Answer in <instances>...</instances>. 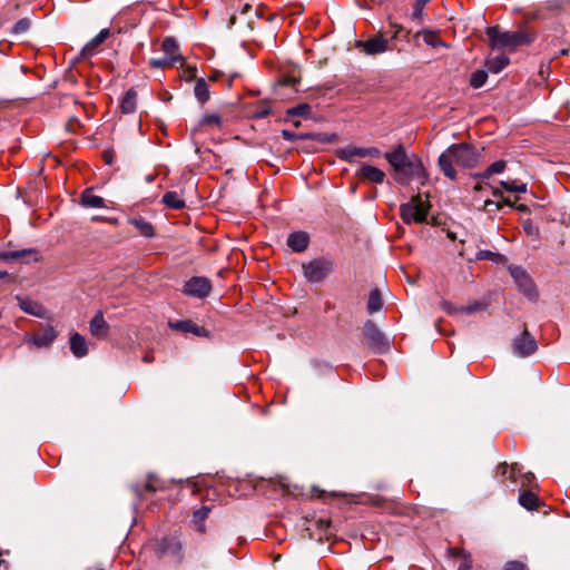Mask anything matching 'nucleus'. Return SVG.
I'll list each match as a JSON object with an SVG mask.
<instances>
[{
    "label": "nucleus",
    "instance_id": "42",
    "mask_svg": "<svg viewBox=\"0 0 570 570\" xmlns=\"http://www.w3.org/2000/svg\"><path fill=\"white\" fill-rule=\"evenodd\" d=\"M29 28H30L29 19L22 18L14 23V26L12 28V32L16 35L24 33L29 30Z\"/></svg>",
    "mask_w": 570,
    "mask_h": 570
},
{
    "label": "nucleus",
    "instance_id": "33",
    "mask_svg": "<svg viewBox=\"0 0 570 570\" xmlns=\"http://www.w3.org/2000/svg\"><path fill=\"white\" fill-rule=\"evenodd\" d=\"M417 36H421L423 41L433 47V48H436V47H445V43L444 41L439 37V35L434 31H431V30H422L420 32H417Z\"/></svg>",
    "mask_w": 570,
    "mask_h": 570
},
{
    "label": "nucleus",
    "instance_id": "11",
    "mask_svg": "<svg viewBox=\"0 0 570 570\" xmlns=\"http://www.w3.org/2000/svg\"><path fill=\"white\" fill-rule=\"evenodd\" d=\"M356 47L368 56H374L391 50L390 41L382 36H375L365 41H357Z\"/></svg>",
    "mask_w": 570,
    "mask_h": 570
},
{
    "label": "nucleus",
    "instance_id": "8",
    "mask_svg": "<svg viewBox=\"0 0 570 570\" xmlns=\"http://www.w3.org/2000/svg\"><path fill=\"white\" fill-rule=\"evenodd\" d=\"M363 334L373 353L386 354L390 352L389 338L372 321H367L364 324Z\"/></svg>",
    "mask_w": 570,
    "mask_h": 570
},
{
    "label": "nucleus",
    "instance_id": "1",
    "mask_svg": "<svg viewBox=\"0 0 570 570\" xmlns=\"http://www.w3.org/2000/svg\"><path fill=\"white\" fill-rule=\"evenodd\" d=\"M385 159L395 171V179L402 185H409L412 180H420L424 185L428 173L422 160L416 155L409 156L402 145H397L392 151L385 154Z\"/></svg>",
    "mask_w": 570,
    "mask_h": 570
},
{
    "label": "nucleus",
    "instance_id": "43",
    "mask_svg": "<svg viewBox=\"0 0 570 570\" xmlns=\"http://www.w3.org/2000/svg\"><path fill=\"white\" fill-rule=\"evenodd\" d=\"M203 125L219 127L222 124L220 117L217 114L204 115L202 118Z\"/></svg>",
    "mask_w": 570,
    "mask_h": 570
},
{
    "label": "nucleus",
    "instance_id": "17",
    "mask_svg": "<svg viewBox=\"0 0 570 570\" xmlns=\"http://www.w3.org/2000/svg\"><path fill=\"white\" fill-rule=\"evenodd\" d=\"M110 30L108 28H105L100 30V32L94 37L89 42L86 43V46L81 50L82 57H91L94 56L99 47L105 42V40L109 37Z\"/></svg>",
    "mask_w": 570,
    "mask_h": 570
},
{
    "label": "nucleus",
    "instance_id": "21",
    "mask_svg": "<svg viewBox=\"0 0 570 570\" xmlns=\"http://www.w3.org/2000/svg\"><path fill=\"white\" fill-rule=\"evenodd\" d=\"M498 472L502 475L503 483L509 480L512 484H518L521 472L518 464H512L509 466L505 462L500 463L498 466Z\"/></svg>",
    "mask_w": 570,
    "mask_h": 570
},
{
    "label": "nucleus",
    "instance_id": "51",
    "mask_svg": "<svg viewBox=\"0 0 570 570\" xmlns=\"http://www.w3.org/2000/svg\"><path fill=\"white\" fill-rule=\"evenodd\" d=\"M363 157H376L380 155V150L375 147L363 148Z\"/></svg>",
    "mask_w": 570,
    "mask_h": 570
},
{
    "label": "nucleus",
    "instance_id": "38",
    "mask_svg": "<svg viewBox=\"0 0 570 570\" xmlns=\"http://www.w3.org/2000/svg\"><path fill=\"white\" fill-rule=\"evenodd\" d=\"M487 307V305L482 302H473L466 306H460V311L463 313V314H473V313H476V312H481V311H484Z\"/></svg>",
    "mask_w": 570,
    "mask_h": 570
},
{
    "label": "nucleus",
    "instance_id": "58",
    "mask_svg": "<svg viewBox=\"0 0 570 570\" xmlns=\"http://www.w3.org/2000/svg\"><path fill=\"white\" fill-rule=\"evenodd\" d=\"M474 189H475V190H481V189H482V186H481V185H476V186L474 187Z\"/></svg>",
    "mask_w": 570,
    "mask_h": 570
},
{
    "label": "nucleus",
    "instance_id": "20",
    "mask_svg": "<svg viewBox=\"0 0 570 570\" xmlns=\"http://www.w3.org/2000/svg\"><path fill=\"white\" fill-rule=\"evenodd\" d=\"M70 351L75 356H85L88 353L87 340L78 332H72L69 338Z\"/></svg>",
    "mask_w": 570,
    "mask_h": 570
},
{
    "label": "nucleus",
    "instance_id": "50",
    "mask_svg": "<svg viewBox=\"0 0 570 570\" xmlns=\"http://www.w3.org/2000/svg\"><path fill=\"white\" fill-rule=\"evenodd\" d=\"M472 569V558L471 554L464 559H462V562L458 567V570H471Z\"/></svg>",
    "mask_w": 570,
    "mask_h": 570
},
{
    "label": "nucleus",
    "instance_id": "24",
    "mask_svg": "<svg viewBox=\"0 0 570 570\" xmlns=\"http://www.w3.org/2000/svg\"><path fill=\"white\" fill-rule=\"evenodd\" d=\"M128 224L134 225L139 230V233L145 237L149 238L153 237L155 234L154 226L144 218H129Z\"/></svg>",
    "mask_w": 570,
    "mask_h": 570
},
{
    "label": "nucleus",
    "instance_id": "3",
    "mask_svg": "<svg viewBox=\"0 0 570 570\" xmlns=\"http://www.w3.org/2000/svg\"><path fill=\"white\" fill-rule=\"evenodd\" d=\"M493 49L514 51L518 47L530 43L533 38L525 31H504L499 26L489 27L485 31Z\"/></svg>",
    "mask_w": 570,
    "mask_h": 570
},
{
    "label": "nucleus",
    "instance_id": "32",
    "mask_svg": "<svg viewBox=\"0 0 570 570\" xmlns=\"http://www.w3.org/2000/svg\"><path fill=\"white\" fill-rule=\"evenodd\" d=\"M36 252L33 249H22V250H11V252H4L0 254V259L3 261H18V259H24L30 256H36Z\"/></svg>",
    "mask_w": 570,
    "mask_h": 570
},
{
    "label": "nucleus",
    "instance_id": "30",
    "mask_svg": "<svg viewBox=\"0 0 570 570\" xmlns=\"http://www.w3.org/2000/svg\"><path fill=\"white\" fill-rule=\"evenodd\" d=\"M194 94L197 100L202 104H205L209 99V88L205 79L199 78L196 80Z\"/></svg>",
    "mask_w": 570,
    "mask_h": 570
},
{
    "label": "nucleus",
    "instance_id": "31",
    "mask_svg": "<svg viewBox=\"0 0 570 570\" xmlns=\"http://www.w3.org/2000/svg\"><path fill=\"white\" fill-rule=\"evenodd\" d=\"M209 512H210V508L205 507V505L194 512L193 522H194L197 531H199L202 533L205 532L204 521L208 518Z\"/></svg>",
    "mask_w": 570,
    "mask_h": 570
},
{
    "label": "nucleus",
    "instance_id": "54",
    "mask_svg": "<svg viewBox=\"0 0 570 570\" xmlns=\"http://www.w3.org/2000/svg\"><path fill=\"white\" fill-rule=\"evenodd\" d=\"M515 208L519 212H527L528 210V206L523 205V204H520V205L515 206Z\"/></svg>",
    "mask_w": 570,
    "mask_h": 570
},
{
    "label": "nucleus",
    "instance_id": "29",
    "mask_svg": "<svg viewBox=\"0 0 570 570\" xmlns=\"http://www.w3.org/2000/svg\"><path fill=\"white\" fill-rule=\"evenodd\" d=\"M161 48L167 55V58H169L171 61L176 62L180 59V56L178 55V45L175 39L166 38L163 41Z\"/></svg>",
    "mask_w": 570,
    "mask_h": 570
},
{
    "label": "nucleus",
    "instance_id": "45",
    "mask_svg": "<svg viewBox=\"0 0 570 570\" xmlns=\"http://www.w3.org/2000/svg\"><path fill=\"white\" fill-rule=\"evenodd\" d=\"M149 63L151 67H155V68H165L169 65H173L174 61H171L169 58L165 57V58H160V59H151Z\"/></svg>",
    "mask_w": 570,
    "mask_h": 570
},
{
    "label": "nucleus",
    "instance_id": "35",
    "mask_svg": "<svg viewBox=\"0 0 570 570\" xmlns=\"http://www.w3.org/2000/svg\"><path fill=\"white\" fill-rule=\"evenodd\" d=\"M487 79H488L487 71L476 70L471 75L470 85L476 89V88L482 87L485 83Z\"/></svg>",
    "mask_w": 570,
    "mask_h": 570
},
{
    "label": "nucleus",
    "instance_id": "41",
    "mask_svg": "<svg viewBox=\"0 0 570 570\" xmlns=\"http://www.w3.org/2000/svg\"><path fill=\"white\" fill-rule=\"evenodd\" d=\"M428 2H430V0H414L413 11H412L413 19H422L423 9Z\"/></svg>",
    "mask_w": 570,
    "mask_h": 570
},
{
    "label": "nucleus",
    "instance_id": "10",
    "mask_svg": "<svg viewBox=\"0 0 570 570\" xmlns=\"http://www.w3.org/2000/svg\"><path fill=\"white\" fill-rule=\"evenodd\" d=\"M212 292V283L206 277L194 276L188 279L185 285L183 293L187 296L205 298Z\"/></svg>",
    "mask_w": 570,
    "mask_h": 570
},
{
    "label": "nucleus",
    "instance_id": "4",
    "mask_svg": "<svg viewBox=\"0 0 570 570\" xmlns=\"http://www.w3.org/2000/svg\"><path fill=\"white\" fill-rule=\"evenodd\" d=\"M154 551L159 558H166L178 564L184 559V542L180 534H173L156 540Z\"/></svg>",
    "mask_w": 570,
    "mask_h": 570
},
{
    "label": "nucleus",
    "instance_id": "52",
    "mask_svg": "<svg viewBox=\"0 0 570 570\" xmlns=\"http://www.w3.org/2000/svg\"><path fill=\"white\" fill-rule=\"evenodd\" d=\"M282 137L288 141H293L297 138L296 134L289 130H282Z\"/></svg>",
    "mask_w": 570,
    "mask_h": 570
},
{
    "label": "nucleus",
    "instance_id": "2",
    "mask_svg": "<svg viewBox=\"0 0 570 570\" xmlns=\"http://www.w3.org/2000/svg\"><path fill=\"white\" fill-rule=\"evenodd\" d=\"M479 153L469 144H453L439 157L438 164L445 177L456 178L454 165L463 168H473L479 163Z\"/></svg>",
    "mask_w": 570,
    "mask_h": 570
},
{
    "label": "nucleus",
    "instance_id": "53",
    "mask_svg": "<svg viewBox=\"0 0 570 570\" xmlns=\"http://www.w3.org/2000/svg\"><path fill=\"white\" fill-rule=\"evenodd\" d=\"M390 24L394 29V32L391 38L396 39L399 37L400 32L402 31L403 27L401 24H397L394 22H391Z\"/></svg>",
    "mask_w": 570,
    "mask_h": 570
},
{
    "label": "nucleus",
    "instance_id": "55",
    "mask_svg": "<svg viewBox=\"0 0 570 570\" xmlns=\"http://www.w3.org/2000/svg\"><path fill=\"white\" fill-rule=\"evenodd\" d=\"M493 196H494V197H501V196H502V194H501V191H500L499 189H494V190H493Z\"/></svg>",
    "mask_w": 570,
    "mask_h": 570
},
{
    "label": "nucleus",
    "instance_id": "28",
    "mask_svg": "<svg viewBox=\"0 0 570 570\" xmlns=\"http://www.w3.org/2000/svg\"><path fill=\"white\" fill-rule=\"evenodd\" d=\"M383 305L381 293L377 288H373L370 292L368 299H367V312L370 314H374L381 309Z\"/></svg>",
    "mask_w": 570,
    "mask_h": 570
},
{
    "label": "nucleus",
    "instance_id": "27",
    "mask_svg": "<svg viewBox=\"0 0 570 570\" xmlns=\"http://www.w3.org/2000/svg\"><path fill=\"white\" fill-rule=\"evenodd\" d=\"M363 148L346 146L337 150V157L345 161H352L354 157H363Z\"/></svg>",
    "mask_w": 570,
    "mask_h": 570
},
{
    "label": "nucleus",
    "instance_id": "7",
    "mask_svg": "<svg viewBox=\"0 0 570 570\" xmlns=\"http://www.w3.org/2000/svg\"><path fill=\"white\" fill-rule=\"evenodd\" d=\"M58 337V331L50 324L27 333L23 337V343L32 348H47L50 347Z\"/></svg>",
    "mask_w": 570,
    "mask_h": 570
},
{
    "label": "nucleus",
    "instance_id": "56",
    "mask_svg": "<svg viewBox=\"0 0 570 570\" xmlns=\"http://www.w3.org/2000/svg\"><path fill=\"white\" fill-rule=\"evenodd\" d=\"M8 276V273L4 272V271H0V279L4 278Z\"/></svg>",
    "mask_w": 570,
    "mask_h": 570
},
{
    "label": "nucleus",
    "instance_id": "49",
    "mask_svg": "<svg viewBox=\"0 0 570 570\" xmlns=\"http://www.w3.org/2000/svg\"><path fill=\"white\" fill-rule=\"evenodd\" d=\"M505 570H527V567L520 561H510L507 563Z\"/></svg>",
    "mask_w": 570,
    "mask_h": 570
},
{
    "label": "nucleus",
    "instance_id": "16",
    "mask_svg": "<svg viewBox=\"0 0 570 570\" xmlns=\"http://www.w3.org/2000/svg\"><path fill=\"white\" fill-rule=\"evenodd\" d=\"M309 244V235L306 232H294L287 237V246L295 253L304 252Z\"/></svg>",
    "mask_w": 570,
    "mask_h": 570
},
{
    "label": "nucleus",
    "instance_id": "6",
    "mask_svg": "<svg viewBox=\"0 0 570 570\" xmlns=\"http://www.w3.org/2000/svg\"><path fill=\"white\" fill-rule=\"evenodd\" d=\"M303 275L309 283L323 282L335 269V263L328 257H320L302 265Z\"/></svg>",
    "mask_w": 570,
    "mask_h": 570
},
{
    "label": "nucleus",
    "instance_id": "23",
    "mask_svg": "<svg viewBox=\"0 0 570 570\" xmlns=\"http://www.w3.org/2000/svg\"><path fill=\"white\" fill-rule=\"evenodd\" d=\"M137 92L134 89H129L120 101V109L124 114H131L136 109Z\"/></svg>",
    "mask_w": 570,
    "mask_h": 570
},
{
    "label": "nucleus",
    "instance_id": "12",
    "mask_svg": "<svg viewBox=\"0 0 570 570\" xmlns=\"http://www.w3.org/2000/svg\"><path fill=\"white\" fill-rule=\"evenodd\" d=\"M513 352L520 355H531L537 351V342L527 328L513 340Z\"/></svg>",
    "mask_w": 570,
    "mask_h": 570
},
{
    "label": "nucleus",
    "instance_id": "40",
    "mask_svg": "<svg viewBox=\"0 0 570 570\" xmlns=\"http://www.w3.org/2000/svg\"><path fill=\"white\" fill-rule=\"evenodd\" d=\"M311 106L308 104H301L296 107L291 108L287 111L288 116H307L311 112Z\"/></svg>",
    "mask_w": 570,
    "mask_h": 570
},
{
    "label": "nucleus",
    "instance_id": "26",
    "mask_svg": "<svg viewBox=\"0 0 570 570\" xmlns=\"http://www.w3.org/2000/svg\"><path fill=\"white\" fill-rule=\"evenodd\" d=\"M163 203L173 209H181L185 207V200L176 191H167L163 196Z\"/></svg>",
    "mask_w": 570,
    "mask_h": 570
},
{
    "label": "nucleus",
    "instance_id": "39",
    "mask_svg": "<svg viewBox=\"0 0 570 570\" xmlns=\"http://www.w3.org/2000/svg\"><path fill=\"white\" fill-rule=\"evenodd\" d=\"M503 205L512 207L513 204L509 198L503 199L502 202H492L490 199L484 200L483 203V210L491 212V206H493L495 209L500 210Z\"/></svg>",
    "mask_w": 570,
    "mask_h": 570
},
{
    "label": "nucleus",
    "instance_id": "36",
    "mask_svg": "<svg viewBox=\"0 0 570 570\" xmlns=\"http://www.w3.org/2000/svg\"><path fill=\"white\" fill-rule=\"evenodd\" d=\"M479 259H489L493 261L495 263H502L504 264L507 262V257L504 255H501L499 253H493L490 250H480L478 254Z\"/></svg>",
    "mask_w": 570,
    "mask_h": 570
},
{
    "label": "nucleus",
    "instance_id": "22",
    "mask_svg": "<svg viewBox=\"0 0 570 570\" xmlns=\"http://www.w3.org/2000/svg\"><path fill=\"white\" fill-rule=\"evenodd\" d=\"M510 62V59L505 55H499L497 57L490 58L485 61V67L488 71L492 73H499L502 71Z\"/></svg>",
    "mask_w": 570,
    "mask_h": 570
},
{
    "label": "nucleus",
    "instance_id": "19",
    "mask_svg": "<svg viewBox=\"0 0 570 570\" xmlns=\"http://www.w3.org/2000/svg\"><path fill=\"white\" fill-rule=\"evenodd\" d=\"M80 205L86 208H104L105 199L94 194V188H86L80 196Z\"/></svg>",
    "mask_w": 570,
    "mask_h": 570
},
{
    "label": "nucleus",
    "instance_id": "5",
    "mask_svg": "<svg viewBox=\"0 0 570 570\" xmlns=\"http://www.w3.org/2000/svg\"><path fill=\"white\" fill-rule=\"evenodd\" d=\"M430 209L429 200L422 199L421 195L413 196L410 202L400 206L402 220L410 225L412 223L425 222Z\"/></svg>",
    "mask_w": 570,
    "mask_h": 570
},
{
    "label": "nucleus",
    "instance_id": "44",
    "mask_svg": "<svg viewBox=\"0 0 570 570\" xmlns=\"http://www.w3.org/2000/svg\"><path fill=\"white\" fill-rule=\"evenodd\" d=\"M160 488H161V487H160V482H159V480H158L157 478H155V476L150 475V476L148 478V481H147L146 485H145V489H146L147 491H149V492H156V491H158Z\"/></svg>",
    "mask_w": 570,
    "mask_h": 570
},
{
    "label": "nucleus",
    "instance_id": "13",
    "mask_svg": "<svg viewBox=\"0 0 570 570\" xmlns=\"http://www.w3.org/2000/svg\"><path fill=\"white\" fill-rule=\"evenodd\" d=\"M168 326L176 332L183 333L185 335H195V336H207V330L197 325L191 320H180V321H169Z\"/></svg>",
    "mask_w": 570,
    "mask_h": 570
},
{
    "label": "nucleus",
    "instance_id": "34",
    "mask_svg": "<svg viewBox=\"0 0 570 570\" xmlns=\"http://www.w3.org/2000/svg\"><path fill=\"white\" fill-rule=\"evenodd\" d=\"M505 166L507 164L504 160H497L491 164L482 174H479V177L490 178L494 174H501L505 169Z\"/></svg>",
    "mask_w": 570,
    "mask_h": 570
},
{
    "label": "nucleus",
    "instance_id": "48",
    "mask_svg": "<svg viewBox=\"0 0 570 570\" xmlns=\"http://www.w3.org/2000/svg\"><path fill=\"white\" fill-rule=\"evenodd\" d=\"M443 309L446 311L450 315H460L463 314L460 311V306H453L452 304L444 302L443 303Z\"/></svg>",
    "mask_w": 570,
    "mask_h": 570
},
{
    "label": "nucleus",
    "instance_id": "37",
    "mask_svg": "<svg viewBox=\"0 0 570 570\" xmlns=\"http://www.w3.org/2000/svg\"><path fill=\"white\" fill-rule=\"evenodd\" d=\"M500 185L507 190L511 193H525L527 185L525 184H517L515 181H504L502 180Z\"/></svg>",
    "mask_w": 570,
    "mask_h": 570
},
{
    "label": "nucleus",
    "instance_id": "18",
    "mask_svg": "<svg viewBox=\"0 0 570 570\" xmlns=\"http://www.w3.org/2000/svg\"><path fill=\"white\" fill-rule=\"evenodd\" d=\"M17 301L19 307L27 314H30L36 317L43 318L46 316V308L39 304L27 297L17 296Z\"/></svg>",
    "mask_w": 570,
    "mask_h": 570
},
{
    "label": "nucleus",
    "instance_id": "46",
    "mask_svg": "<svg viewBox=\"0 0 570 570\" xmlns=\"http://www.w3.org/2000/svg\"><path fill=\"white\" fill-rule=\"evenodd\" d=\"M534 481V475L530 472L528 473H521L520 472V476H519V482L521 484V487H527V485H531V483Z\"/></svg>",
    "mask_w": 570,
    "mask_h": 570
},
{
    "label": "nucleus",
    "instance_id": "25",
    "mask_svg": "<svg viewBox=\"0 0 570 570\" xmlns=\"http://www.w3.org/2000/svg\"><path fill=\"white\" fill-rule=\"evenodd\" d=\"M519 503L527 510H535L539 507L540 499L532 491H523L519 495Z\"/></svg>",
    "mask_w": 570,
    "mask_h": 570
},
{
    "label": "nucleus",
    "instance_id": "57",
    "mask_svg": "<svg viewBox=\"0 0 570 570\" xmlns=\"http://www.w3.org/2000/svg\"><path fill=\"white\" fill-rule=\"evenodd\" d=\"M104 219H105V218H104V217H101V216H95V217H92V220H104Z\"/></svg>",
    "mask_w": 570,
    "mask_h": 570
},
{
    "label": "nucleus",
    "instance_id": "47",
    "mask_svg": "<svg viewBox=\"0 0 570 570\" xmlns=\"http://www.w3.org/2000/svg\"><path fill=\"white\" fill-rule=\"evenodd\" d=\"M449 553L451 557L460 559H464L470 556V553L462 548H451L449 549Z\"/></svg>",
    "mask_w": 570,
    "mask_h": 570
},
{
    "label": "nucleus",
    "instance_id": "14",
    "mask_svg": "<svg viewBox=\"0 0 570 570\" xmlns=\"http://www.w3.org/2000/svg\"><path fill=\"white\" fill-rule=\"evenodd\" d=\"M356 176L370 183L382 184L385 179V173L377 167L363 164L356 171Z\"/></svg>",
    "mask_w": 570,
    "mask_h": 570
},
{
    "label": "nucleus",
    "instance_id": "9",
    "mask_svg": "<svg viewBox=\"0 0 570 570\" xmlns=\"http://www.w3.org/2000/svg\"><path fill=\"white\" fill-rule=\"evenodd\" d=\"M509 271L519 289L530 299L537 298L535 286L529 274L520 266H510Z\"/></svg>",
    "mask_w": 570,
    "mask_h": 570
},
{
    "label": "nucleus",
    "instance_id": "15",
    "mask_svg": "<svg viewBox=\"0 0 570 570\" xmlns=\"http://www.w3.org/2000/svg\"><path fill=\"white\" fill-rule=\"evenodd\" d=\"M89 331L97 338H105L109 333V325L101 311H98L89 322Z\"/></svg>",
    "mask_w": 570,
    "mask_h": 570
}]
</instances>
